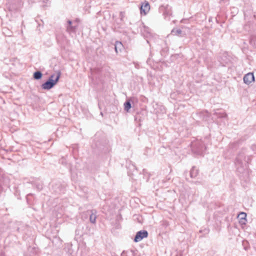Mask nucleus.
Here are the masks:
<instances>
[{
    "label": "nucleus",
    "mask_w": 256,
    "mask_h": 256,
    "mask_svg": "<svg viewBox=\"0 0 256 256\" xmlns=\"http://www.w3.org/2000/svg\"><path fill=\"white\" fill-rule=\"evenodd\" d=\"M243 156L241 154H238V157L236 158L235 164L237 168V170L238 172L242 173L247 167L246 161L244 160L242 161V159Z\"/></svg>",
    "instance_id": "obj_3"
},
{
    "label": "nucleus",
    "mask_w": 256,
    "mask_h": 256,
    "mask_svg": "<svg viewBox=\"0 0 256 256\" xmlns=\"http://www.w3.org/2000/svg\"><path fill=\"white\" fill-rule=\"evenodd\" d=\"M42 76V74L40 71H36L34 73L33 78L36 80H40Z\"/></svg>",
    "instance_id": "obj_13"
},
{
    "label": "nucleus",
    "mask_w": 256,
    "mask_h": 256,
    "mask_svg": "<svg viewBox=\"0 0 256 256\" xmlns=\"http://www.w3.org/2000/svg\"><path fill=\"white\" fill-rule=\"evenodd\" d=\"M182 33V31L180 29H173L172 30V34L174 36H179Z\"/></svg>",
    "instance_id": "obj_15"
},
{
    "label": "nucleus",
    "mask_w": 256,
    "mask_h": 256,
    "mask_svg": "<svg viewBox=\"0 0 256 256\" xmlns=\"http://www.w3.org/2000/svg\"><path fill=\"white\" fill-rule=\"evenodd\" d=\"M68 26H67V30L69 32H73L75 30V27L72 26V22L71 20L68 21Z\"/></svg>",
    "instance_id": "obj_14"
},
{
    "label": "nucleus",
    "mask_w": 256,
    "mask_h": 256,
    "mask_svg": "<svg viewBox=\"0 0 256 256\" xmlns=\"http://www.w3.org/2000/svg\"><path fill=\"white\" fill-rule=\"evenodd\" d=\"M134 251L133 250H128L123 251L121 254V256H134Z\"/></svg>",
    "instance_id": "obj_11"
},
{
    "label": "nucleus",
    "mask_w": 256,
    "mask_h": 256,
    "mask_svg": "<svg viewBox=\"0 0 256 256\" xmlns=\"http://www.w3.org/2000/svg\"><path fill=\"white\" fill-rule=\"evenodd\" d=\"M243 80L246 84H249L254 80V76L252 73L249 72L244 76Z\"/></svg>",
    "instance_id": "obj_6"
},
{
    "label": "nucleus",
    "mask_w": 256,
    "mask_h": 256,
    "mask_svg": "<svg viewBox=\"0 0 256 256\" xmlns=\"http://www.w3.org/2000/svg\"><path fill=\"white\" fill-rule=\"evenodd\" d=\"M132 100V98L127 100L124 103V110L126 112H128L130 108H132L131 101Z\"/></svg>",
    "instance_id": "obj_10"
},
{
    "label": "nucleus",
    "mask_w": 256,
    "mask_h": 256,
    "mask_svg": "<svg viewBox=\"0 0 256 256\" xmlns=\"http://www.w3.org/2000/svg\"><path fill=\"white\" fill-rule=\"evenodd\" d=\"M222 62V64H224V62ZM224 62H226H226H224Z\"/></svg>",
    "instance_id": "obj_21"
},
{
    "label": "nucleus",
    "mask_w": 256,
    "mask_h": 256,
    "mask_svg": "<svg viewBox=\"0 0 256 256\" xmlns=\"http://www.w3.org/2000/svg\"><path fill=\"white\" fill-rule=\"evenodd\" d=\"M198 174V169L195 166H193L190 171V177L192 178H194L197 176Z\"/></svg>",
    "instance_id": "obj_12"
},
{
    "label": "nucleus",
    "mask_w": 256,
    "mask_h": 256,
    "mask_svg": "<svg viewBox=\"0 0 256 256\" xmlns=\"http://www.w3.org/2000/svg\"><path fill=\"white\" fill-rule=\"evenodd\" d=\"M148 236V232L145 230L138 231L136 232L134 238V242H138L142 240L144 238H147Z\"/></svg>",
    "instance_id": "obj_4"
},
{
    "label": "nucleus",
    "mask_w": 256,
    "mask_h": 256,
    "mask_svg": "<svg viewBox=\"0 0 256 256\" xmlns=\"http://www.w3.org/2000/svg\"><path fill=\"white\" fill-rule=\"evenodd\" d=\"M124 22H122L120 20V22H116L114 24L115 28H123V25H124Z\"/></svg>",
    "instance_id": "obj_16"
},
{
    "label": "nucleus",
    "mask_w": 256,
    "mask_h": 256,
    "mask_svg": "<svg viewBox=\"0 0 256 256\" xmlns=\"http://www.w3.org/2000/svg\"><path fill=\"white\" fill-rule=\"evenodd\" d=\"M254 17L256 19V14H254Z\"/></svg>",
    "instance_id": "obj_20"
},
{
    "label": "nucleus",
    "mask_w": 256,
    "mask_h": 256,
    "mask_svg": "<svg viewBox=\"0 0 256 256\" xmlns=\"http://www.w3.org/2000/svg\"><path fill=\"white\" fill-rule=\"evenodd\" d=\"M191 148L192 152L197 155L203 154L206 149L203 142L200 140H196L192 142Z\"/></svg>",
    "instance_id": "obj_1"
},
{
    "label": "nucleus",
    "mask_w": 256,
    "mask_h": 256,
    "mask_svg": "<svg viewBox=\"0 0 256 256\" xmlns=\"http://www.w3.org/2000/svg\"><path fill=\"white\" fill-rule=\"evenodd\" d=\"M140 13L146 14L150 10V6L148 2L144 0L140 6Z\"/></svg>",
    "instance_id": "obj_5"
},
{
    "label": "nucleus",
    "mask_w": 256,
    "mask_h": 256,
    "mask_svg": "<svg viewBox=\"0 0 256 256\" xmlns=\"http://www.w3.org/2000/svg\"><path fill=\"white\" fill-rule=\"evenodd\" d=\"M90 213V221L91 223L94 224L97 218V211L96 210H92L89 211Z\"/></svg>",
    "instance_id": "obj_7"
},
{
    "label": "nucleus",
    "mask_w": 256,
    "mask_h": 256,
    "mask_svg": "<svg viewBox=\"0 0 256 256\" xmlns=\"http://www.w3.org/2000/svg\"><path fill=\"white\" fill-rule=\"evenodd\" d=\"M61 76L60 71L56 72V76L54 80L48 79L45 82L43 83L41 86L44 90H49L52 88L58 82L59 79Z\"/></svg>",
    "instance_id": "obj_2"
},
{
    "label": "nucleus",
    "mask_w": 256,
    "mask_h": 256,
    "mask_svg": "<svg viewBox=\"0 0 256 256\" xmlns=\"http://www.w3.org/2000/svg\"><path fill=\"white\" fill-rule=\"evenodd\" d=\"M246 214L244 212H240L238 215V218H239V222L240 224H246Z\"/></svg>",
    "instance_id": "obj_8"
},
{
    "label": "nucleus",
    "mask_w": 256,
    "mask_h": 256,
    "mask_svg": "<svg viewBox=\"0 0 256 256\" xmlns=\"http://www.w3.org/2000/svg\"><path fill=\"white\" fill-rule=\"evenodd\" d=\"M123 48L122 43L120 42L116 41L114 44V49L116 54L118 53L119 52H121Z\"/></svg>",
    "instance_id": "obj_9"
},
{
    "label": "nucleus",
    "mask_w": 256,
    "mask_h": 256,
    "mask_svg": "<svg viewBox=\"0 0 256 256\" xmlns=\"http://www.w3.org/2000/svg\"><path fill=\"white\" fill-rule=\"evenodd\" d=\"M54 77H55V74H52L48 78V79L54 80V78H55Z\"/></svg>",
    "instance_id": "obj_18"
},
{
    "label": "nucleus",
    "mask_w": 256,
    "mask_h": 256,
    "mask_svg": "<svg viewBox=\"0 0 256 256\" xmlns=\"http://www.w3.org/2000/svg\"><path fill=\"white\" fill-rule=\"evenodd\" d=\"M125 16V13L124 12H120V21L124 22V18Z\"/></svg>",
    "instance_id": "obj_17"
},
{
    "label": "nucleus",
    "mask_w": 256,
    "mask_h": 256,
    "mask_svg": "<svg viewBox=\"0 0 256 256\" xmlns=\"http://www.w3.org/2000/svg\"><path fill=\"white\" fill-rule=\"evenodd\" d=\"M43 0L44 2H45V3H46L48 1V0Z\"/></svg>",
    "instance_id": "obj_19"
}]
</instances>
